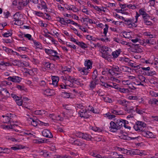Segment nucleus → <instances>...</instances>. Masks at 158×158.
<instances>
[{"mask_svg":"<svg viewBox=\"0 0 158 158\" xmlns=\"http://www.w3.org/2000/svg\"><path fill=\"white\" fill-rule=\"evenodd\" d=\"M120 138L126 140H129L131 139H135V138H131L128 136L127 135L122 134L119 136Z\"/></svg>","mask_w":158,"mask_h":158,"instance_id":"41","label":"nucleus"},{"mask_svg":"<svg viewBox=\"0 0 158 158\" xmlns=\"http://www.w3.org/2000/svg\"><path fill=\"white\" fill-rule=\"evenodd\" d=\"M86 38L89 40H92L95 42H96L98 39L97 38H95L89 35H87L86 36Z\"/></svg>","mask_w":158,"mask_h":158,"instance_id":"43","label":"nucleus"},{"mask_svg":"<svg viewBox=\"0 0 158 158\" xmlns=\"http://www.w3.org/2000/svg\"><path fill=\"white\" fill-rule=\"evenodd\" d=\"M90 129H91L95 131L98 132H101L102 131L100 128L96 127H90Z\"/></svg>","mask_w":158,"mask_h":158,"instance_id":"56","label":"nucleus"},{"mask_svg":"<svg viewBox=\"0 0 158 158\" xmlns=\"http://www.w3.org/2000/svg\"><path fill=\"white\" fill-rule=\"evenodd\" d=\"M23 133L24 134L27 135H33L34 133L32 131H29L27 130H25L23 132Z\"/></svg>","mask_w":158,"mask_h":158,"instance_id":"53","label":"nucleus"},{"mask_svg":"<svg viewBox=\"0 0 158 158\" xmlns=\"http://www.w3.org/2000/svg\"><path fill=\"white\" fill-rule=\"evenodd\" d=\"M116 121L118 123V125L121 128L125 125V124H128V122L126 120L121 119L116 120Z\"/></svg>","mask_w":158,"mask_h":158,"instance_id":"15","label":"nucleus"},{"mask_svg":"<svg viewBox=\"0 0 158 158\" xmlns=\"http://www.w3.org/2000/svg\"><path fill=\"white\" fill-rule=\"evenodd\" d=\"M72 82L73 83V84L80 86H83L84 85V81H83L82 79L80 78H73Z\"/></svg>","mask_w":158,"mask_h":158,"instance_id":"11","label":"nucleus"},{"mask_svg":"<svg viewBox=\"0 0 158 158\" xmlns=\"http://www.w3.org/2000/svg\"><path fill=\"white\" fill-rule=\"evenodd\" d=\"M122 34L123 37L129 39L131 37V32L123 31L122 32Z\"/></svg>","mask_w":158,"mask_h":158,"instance_id":"27","label":"nucleus"},{"mask_svg":"<svg viewBox=\"0 0 158 158\" xmlns=\"http://www.w3.org/2000/svg\"><path fill=\"white\" fill-rule=\"evenodd\" d=\"M56 158H73L71 156H68L67 155H65L64 156H60V155H57L56 157Z\"/></svg>","mask_w":158,"mask_h":158,"instance_id":"64","label":"nucleus"},{"mask_svg":"<svg viewBox=\"0 0 158 158\" xmlns=\"http://www.w3.org/2000/svg\"><path fill=\"white\" fill-rule=\"evenodd\" d=\"M91 6L94 8V9L98 12L103 11L105 12L106 8L105 7L103 6H94L93 5H91Z\"/></svg>","mask_w":158,"mask_h":158,"instance_id":"17","label":"nucleus"},{"mask_svg":"<svg viewBox=\"0 0 158 158\" xmlns=\"http://www.w3.org/2000/svg\"><path fill=\"white\" fill-rule=\"evenodd\" d=\"M12 34V31L11 30L8 31L6 32L3 34L2 36L5 37H8L11 36Z\"/></svg>","mask_w":158,"mask_h":158,"instance_id":"42","label":"nucleus"},{"mask_svg":"<svg viewBox=\"0 0 158 158\" xmlns=\"http://www.w3.org/2000/svg\"><path fill=\"white\" fill-rule=\"evenodd\" d=\"M34 46L36 49H43V47L42 44L39 41L35 40H33Z\"/></svg>","mask_w":158,"mask_h":158,"instance_id":"20","label":"nucleus"},{"mask_svg":"<svg viewBox=\"0 0 158 158\" xmlns=\"http://www.w3.org/2000/svg\"><path fill=\"white\" fill-rule=\"evenodd\" d=\"M15 101L18 106H21L22 105L23 100L21 99L20 97L19 98Z\"/></svg>","mask_w":158,"mask_h":158,"instance_id":"55","label":"nucleus"},{"mask_svg":"<svg viewBox=\"0 0 158 158\" xmlns=\"http://www.w3.org/2000/svg\"><path fill=\"white\" fill-rule=\"evenodd\" d=\"M63 82L65 83L67 87L68 86L72 88L74 87L73 83L72 81L68 80H65V81H63Z\"/></svg>","mask_w":158,"mask_h":158,"instance_id":"31","label":"nucleus"},{"mask_svg":"<svg viewBox=\"0 0 158 158\" xmlns=\"http://www.w3.org/2000/svg\"><path fill=\"white\" fill-rule=\"evenodd\" d=\"M146 126V124L145 123L142 121H137L134 126V128L136 131L142 132L144 130L143 128H144Z\"/></svg>","mask_w":158,"mask_h":158,"instance_id":"2","label":"nucleus"},{"mask_svg":"<svg viewBox=\"0 0 158 158\" xmlns=\"http://www.w3.org/2000/svg\"><path fill=\"white\" fill-rule=\"evenodd\" d=\"M32 120L31 121V124L34 127L36 126L38 124H39V122H40V120L38 119L34 120L33 119H31Z\"/></svg>","mask_w":158,"mask_h":158,"instance_id":"47","label":"nucleus"},{"mask_svg":"<svg viewBox=\"0 0 158 158\" xmlns=\"http://www.w3.org/2000/svg\"><path fill=\"white\" fill-rule=\"evenodd\" d=\"M21 15L19 12L16 13L14 15V21L15 22L14 23L15 25L20 26L22 25L23 23L21 20Z\"/></svg>","mask_w":158,"mask_h":158,"instance_id":"5","label":"nucleus"},{"mask_svg":"<svg viewBox=\"0 0 158 158\" xmlns=\"http://www.w3.org/2000/svg\"><path fill=\"white\" fill-rule=\"evenodd\" d=\"M49 33L50 34L58 38V36L59 34L56 31V30L52 31L50 32H49Z\"/></svg>","mask_w":158,"mask_h":158,"instance_id":"50","label":"nucleus"},{"mask_svg":"<svg viewBox=\"0 0 158 158\" xmlns=\"http://www.w3.org/2000/svg\"><path fill=\"white\" fill-rule=\"evenodd\" d=\"M139 13L140 15H142L143 16V17H148V16L149 15L148 14H147L145 10L144 9L141 8L139 10Z\"/></svg>","mask_w":158,"mask_h":158,"instance_id":"26","label":"nucleus"},{"mask_svg":"<svg viewBox=\"0 0 158 158\" xmlns=\"http://www.w3.org/2000/svg\"><path fill=\"white\" fill-rule=\"evenodd\" d=\"M117 150L119 151L122 152V153L127 155H129L131 154V152L130 150L125 149L123 148H118Z\"/></svg>","mask_w":158,"mask_h":158,"instance_id":"18","label":"nucleus"},{"mask_svg":"<svg viewBox=\"0 0 158 158\" xmlns=\"http://www.w3.org/2000/svg\"><path fill=\"white\" fill-rule=\"evenodd\" d=\"M118 90L121 93L127 94L129 93V91L128 89H125L124 88H120L118 89Z\"/></svg>","mask_w":158,"mask_h":158,"instance_id":"49","label":"nucleus"},{"mask_svg":"<svg viewBox=\"0 0 158 158\" xmlns=\"http://www.w3.org/2000/svg\"><path fill=\"white\" fill-rule=\"evenodd\" d=\"M2 49L8 54L11 53L12 51V50L11 49L7 48L5 46L2 47Z\"/></svg>","mask_w":158,"mask_h":158,"instance_id":"48","label":"nucleus"},{"mask_svg":"<svg viewBox=\"0 0 158 158\" xmlns=\"http://www.w3.org/2000/svg\"><path fill=\"white\" fill-rule=\"evenodd\" d=\"M121 52V50L118 49L113 52L112 53V55L114 58H116L118 56Z\"/></svg>","mask_w":158,"mask_h":158,"instance_id":"24","label":"nucleus"},{"mask_svg":"<svg viewBox=\"0 0 158 158\" xmlns=\"http://www.w3.org/2000/svg\"><path fill=\"white\" fill-rule=\"evenodd\" d=\"M117 103L123 106H127L128 102L125 99H118L117 100Z\"/></svg>","mask_w":158,"mask_h":158,"instance_id":"22","label":"nucleus"},{"mask_svg":"<svg viewBox=\"0 0 158 158\" xmlns=\"http://www.w3.org/2000/svg\"><path fill=\"white\" fill-rule=\"evenodd\" d=\"M109 129L110 131L112 132H115L118 130L116 126V124L114 121H111L110 123Z\"/></svg>","mask_w":158,"mask_h":158,"instance_id":"14","label":"nucleus"},{"mask_svg":"<svg viewBox=\"0 0 158 158\" xmlns=\"http://www.w3.org/2000/svg\"><path fill=\"white\" fill-rule=\"evenodd\" d=\"M139 78H141L143 80L141 81H139L138 80H136L134 82V83L137 85H141L142 86H144V85L142 83H143L144 82H145V77H144L143 76H140L139 77Z\"/></svg>","mask_w":158,"mask_h":158,"instance_id":"16","label":"nucleus"},{"mask_svg":"<svg viewBox=\"0 0 158 158\" xmlns=\"http://www.w3.org/2000/svg\"><path fill=\"white\" fill-rule=\"evenodd\" d=\"M88 111L86 109L84 110H80L79 111V114L80 116L84 118H88L89 117L88 114Z\"/></svg>","mask_w":158,"mask_h":158,"instance_id":"13","label":"nucleus"},{"mask_svg":"<svg viewBox=\"0 0 158 158\" xmlns=\"http://www.w3.org/2000/svg\"><path fill=\"white\" fill-rule=\"evenodd\" d=\"M98 84V81L97 80H95L90 82L89 84V87L92 89H94Z\"/></svg>","mask_w":158,"mask_h":158,"instance_id":"33","label":"nucleus"},{"mask_svg":"<svg viewBox=\"0 0 158 158\" xmlns=\"http://www.w3.org/2000/svg\"><path fill=\"white\" fill-rule=\"evenodd\" d=\"M62 114V115L64 117V118L61 117L60 116V115H58L56 117V120L62 121L63 120L64 118H65V119L68 118L69 117L66 116V115L64 113H63Z\"/></svg>","mask_w":158,"mask_h":158,"instance_id":"35","label":"nucleus"},{"mask_svg":"<svg viewBox=\"0 0 158 158\" xmlns=\"http://www.w3.org/2000/svg\"><path fill=\"white\" fill-rule=\"evenodd\" d=\"M2 117H3L2 120L3 123H7L10 122V118L9 116L2 115Z\"/></svg>","mask_w":158,"mask_h":158,"instance_id":"36","label":"nucleus"},{"mask_svg":"<svg viewBox=\"0 0 158 158\" xmlns=\"http://www.w3.org/2000/svg\"><path fill=\"white\" fill-rule=\"evenodd\" d=\"M62 97L64 98H69L70 96V94L66 92H63L62 93Z\"/></svg>","mask_w":158,"mask_h":158,"instance_id":"52","label":"nucleus"},{"mask_svg":"<svg viewBox=\"0 0 158 158\" xmlns=\"http://www.w3.org/2000/svg\"><path fill=\"white\" fill-rule=\"evenodd\" d=\"M90 155L91 156L97 158H102V157L101 155L94 152H91Z\"/></svg>","mask_w":158,"mask_h":158,"instance_id":"60","label":"nucleus"},{"mask_svg":"<svg viewBox=\"0 0 158 158\" xmlns=\"http://www.w3.org/2000/svg\"><path fill=\"white\" fill-rule=\"evenodd\" d=\"M145 43L148 44L154 45L156 44V41L154 39H150L146 40Z\"/></svg>","mask_w":158,"mask_h":158,"instance_id":"44","label":"nucleus"},{"mask_svg":"<svg viewBox=\"0 0 158 158\" xmlns=\"http://www.w3.org/2000/svg\"><path fill=\"white\" fill-rule=\"evenodd\" d=\"M143 35L144 36H148L149 38H155L156 35H153L151 34V33L149 31L145 32L143 33Z\"/></svg>","mask_w":158,"mask_h":158,"instance_id":"39","label":"nucleus"},{"mask_svg":"<svg viewBox=\"0 0 158 158\" xmlns=\"http://www.w3.org/2000/svg\"><path fill=\"white\" fill-rule=\"evenodd\" d=\"M120 70L124 72H131V69L130 68L126 66H122L120 67Z\"/></svg>","mask_w":158,"mask_h":158,"instance_id":"32","label":"nucleus"},{"mask_svg":"<svg viewBox=\"0 0 158 158\" xmlns=\"http://www.w3.org/2000/svg\"><path fill=\"white\" fill-rule=\"evenodd\" d=\"M0 93L2 98L5 99H7L10 95L8 91L5 88H2L0 89Z\"/></svg>","mask_w":158,"mask_h":158,"instance_id":"9","label":"nucleus"},{"mask_svg":"<svg viewBox=\"0 0 158 158\" xmlns=\"http://www.w3.org/2000/svg\"><path fill=\"white\" fill-rule=\"evenodd\" d=\"M34 114L36 115H46V111L44 110H36L34 112Z\"/></svg>","mask_w":158,"mask_h":158,"instance_id":"34","label":"nucleus"},{"mask_svg":"<svg viewBox=\"0 0 158 158\" xmlns=\"http://www.w3.org/2000/svg\"><path fill=\"white\" fill-rule=\"evenodd\" d=\"M59 21L63 25H66L65 20L63 18L59 17Z\"/></svg>","mask_w":158,"mask_h":158,"instance_id":"61","label":"nucleus"},{"mask_svg":"<svg viewBox=\"0 0 158 158\" xmlns=\"http://www.w3.org/2000/svg\"><path fill=\"white\" fill-rule=\"evenodd\" d=\"M119 68L118 66L112 67L110 69H107L108 73L113 76L115 77L116 78L120 77L119 73L117 72H119Z\"/></svg>","mask_w":158,"mask_h":158,"instance_id":"4","label":"nucleus"},{"mask_svg":"<svg viewBox=\"0 0 158 158\" xmlns=\"http://www.w3.org/2000/svg\"><path fill=\"white\" fill-rule=\"evenodd\" d=\"M83 8L82 9V11L87 15H90L91 12L87 10V9L85 6H83Z\"/></svg>","mask_w":158,"mask_h":158,"instance_id":"46","label":"nucleus"},{"mask_svg":"<svg viewBox=\"0 0 158 158\" xmlns=\"http://www.w3.org/2000/svg\"><path fill=\"white\" fill-rule=\"evenodd\" d=\"M52 84L55 87L57 86L58 82L59 81L58 77L53 76L52 77Z\"/></svg>","mask_w":158,"mask_h":158,"instance_id":"23","label":"nucleus"},{"mask_svg":"<svg viewBox=\"0 0 158 158\" xmlns=\"http://www.w3.org/2000/svg\"><path fill=\"white\" fill-rule=\"evenodd\" d=\"M8 79L10 81L15 83H19L21 81L22 78L18 76H13L9 77Z\"/></svg>","mask_w":158,"mask_h":158,"instance_id":"10","label":"nucleus"},{"mask_svg":"<svg viewBox=\"0 0 158 158\" xmlns=\"http://www.w3.org/2000/svg\"><path fill=\"white\" fill-rule=\"evenodd\" d=\"M24 36L27 39L29 40H34L32 37V36L31 35L29 34H24Z\"/></svg>","mask_w":158,"mask_h":158,"instance_id":"59","label":"nucleus"},{"mask_svg":"<svg viewBox=\"0 0 158 158\" xmlns=\"http://www.w3.org/2000/svg\"><path fill=\"white\" fill-rule=\"evenodd\" d=\"M67 46L70 48H72L74 49H77V46L74 44H71L70 43L67 42L66 43Z\"/></svg>","mask_w":158,"mask_h":158,"instance_id":"54","label":"nucleus"},{"mask_svg":"<svg viewBox=\"0 0 158 158\" xmlns=\"http://www.w3.org/2000/svg\"><path fill=\"white\" fill-rule=\"evenodd\" d=\"M27 4V2H25L24 1H23L22 2H19L17 8L21 10L23 8L24 6H25Z\"/></svg>","mask_w":158,"mask_h":158,"instance_id":"38","label":"nucleus"},{"mask_svg":"<svg viewBox=\"0 0 158 158\" xmlns=\"http://www.w3.org/2000/svg\"><path fill=\"white\" fill-rule=\"evenodd\" d=\"M73 144L78 146H81L85 144L83 142L80 141L78 139L74 141L73 143Z\"/></svg>","mask_w":158,"mask_h":158,"instance_id":"37","label":"nucleus"},{"mask_svg":"<svg viewBox=\"0 0 158 158\" xmlns=\"http://www.w3.org/2000/svg\"><path fill=\"white\" fill-rule=\"evenodd\" d=\"M44 50L46 54L55 57L57 60L60 59L59 56L60 55L56 50L51 49H48L46 48H45Z\"/></svg>","mask_w":158,"mask_h":158,"instance_id":"6","label":"nucleus"},{"mask_svg":"<svg viewBox=\"0 0 158 158\" xmlns=\"http://www.w3.org/2000/svg\"><path fill=\"white\" fill-rule=\"evenodd\" d=\"M40 5L41 6L42 8H41V10H42V9H46L47 8V6L46 5L45 2L43 1H40Z\"/></svg>","mask_w":158,"mask_h":158,"instance_id":"51","label":"nucleus"},{"mask_svg":"<svg viewBox=\"0 0 158 158\" xmlns=\"http://www.w3.org/2000/svg\"><path fill=\"white\" fill-rule=\"evenodd\" d=\"M122 83L124 85H130L131 84V82L129 80H123L122 81Z\"/></svg>","mask_w":158,"mask_h":158,"instance_id":"63","label":"nucleus"},{"mask_svg":"<svg viewBox=\"0 0 158 158\" xmlns=\"http://www.w3.org/2000/svg\"><path fill=\"white\" fill-rule=\"evenodd\" d=\"M101 51L102 53L101 56L103 58H106L107 55L111 52V49L108 47L104 46H102Z\"/></svg>","mask_w":158,"mask_h":158,"instance_id":"7","label":"nucleus"},{"mask_svg":"<svg viewBox=\"0 0 158 158\" xmlns=\"http://www.w3.org/2000/svg\"><path fill=\"white\" fill-rule=\"evenodd\" d=\"M77 45L83 49H85V48H87V45L82 42L79 41Z\"/></svg>","mask_w":158,"mask_h":158,"instance_id":"45","label":"nucleus"},{"mask_svg":"<svg viewBox=\"0 0 158 158\" xmlns=\"http://www.w3.org/2000/svg\"><path fill=\"white\" fill-rule=\"evenodd\" d=\"M103 116L104 117L107 118L109 119H111L115 118V116L114 114H111L110 112H108L106 114H104Z\"/></svg>","mask_w":158,"mask_h":158,"instance_id":"29","label":"nucleus"},{"mask_svg":"<svg viewBox=\"0 0 158 158\" xmlns=\"http://www.w3.org/2000/svg\"><path fill=\"white\" fill-rule=\"evenodd\" d=\"M141 134L143 136L148 138L153 139L156 137V135L152 132L144 129L141 132Z\"/></svg>","mask_w":158,"mask_h":158,"instance_id":"8","label":"nucleus"},{"mask_svg":"<svg viewBox=\"0 0 158 158\" xmlns=\"http://www.w3.org/2000/svg\"><path fill=\"white\" fill-rule=\"evenodd\" d=\"M91 138L92 137L90 135L86 133H83L82 139L87 140H89L91 139Z\"/></svg>","mask_w":158,"mask_h":158,"instance_id":"40","label":"nucleus"},{"mask_svg":"<svg viewBox=\"0 0 158 158\" xmlns=\"http://www.w3.org/2000/svg\"><path fill=\"white\" fill-rule=\"evenodd\" d=\"M93 62L89 60H86L84 63V67L77 68V71L82 75H87L92 68Z\"/></svg>","mask_w":158,"mask_h":158,"instance_id":"1","label":"nucleus"},{"mask_svg":"<svg viewBox=\"0 0 158 158\" xmlns=\"http://www.w3.org/2000/svg\"><path fill=\"white\" fill-rule=\"evenodd\" d=\"M42 90L43 94L45 95L48 96H51L52 95V93L53 91L49 89H43Z\"/></svg>","mask_w":158,"mask_h":158,"instance_id":"25","label":"nucleus"},{"mask_svg":"<svg viewBox=\"0 0 158 158\" xmlns=\"http://www.w3.org/2000/svg\"><path fill=\"white\" fill-rule=\"evenodd\" d=\"M102 96V99L106 102L111 103L112 102L114 101V100L109 98L108 96H104L103 95H101Z\"/></svg>","mask_w":158,"mask_h":158,"instance_id":"30","label":"nucleus"},{"mask_svg":"<svg viewBox=\"0 0 158 158\" xmlns=\"http://www.w3.org/2000/svg\"><path fill=\"white\" fill-rule=\"evenodd\" d=\"M150 18L149 16H148V17H144L143 18V23L144 24L147 25H150L152 24V23L151 21H149Z\"/></svg>","mask_w":158,"mask_h":158,"instance_id":"21","label":"nucleus"},{"mask_svg":"<svg viewBox=\"0 0 158 158\" xmlns=\"http://www.w3.org/2000/svg\"><path fill=\"white\" fill-rule=\"evenodd\" d=\"M124 23L129 28H134L137 27V23L132 18L126 19L125 20Z\"/></svg>","mask_w":158,"mask_h":158,"instance_id":"3","label":"nucleus"},{"mask_svg":"<svg viewBox=\"0 0 158 158\" xmlns=\"http://www.w3.org/2000/svg\"><path fill=\"white\" fill-rule=\"evenodd\" d=\"M105 27L103 29V34L106 35L107 33L108 32L109 26L107 24H106L105 25Z\"/></svg>","mask_w":158,"mask_h":158,"instance_id":"62","label":"nucleus"},{"mask_svg":"<svg viewBox=\"0 0 158 158\" xmlns=\"http://www.w3.org/2000/svg\"><path fill=\"white\" fill-rule=\"evenodd\" d=\"M15 126H17V125H11L10 123V125H1V127L4 129L5 130H9L10 129H13L15 127Z\"/></svg>","mask_w":158,"mask_h":158,"instance_id":"19","label":"nucleus"},{"mask_svg":"<svg viewBox=\"0 0 158 158\" xmlns=\"http://www.w3.org/2000/svg\"><path fill=\"white\" fill-rule=\"evenodd\" d=\"M128 64L130 66L134 68H138V67H139V66L137 65L135 62L132 63L131 62V61H130L128 63Z\"/></svg>","mask_w":158,"mask_h":158,"instance_id":"58","label":"nucleus"},{"mask_svg":"<svg viewBox=\"0 0 158 158\" xmlns=\"http://www.w3.org/2000/svg\"><path fill=\"white\" fill-rule=\"evenodd\" d=\"M42 135L46 137L52 138L53 136L50 131L47 129H44L42 132Z\"/></svg>","mask_w":158,"mask_h":158,"instance_id":"12","label":"nucleus"},{"mask_svg":"<svg viewBox=\"0 0 158 158\" xmlns=\"http://www.w3.org/2000/svg\"><path fill=\"white\" fill-rule=\"evenodd\" d=\"M110 111L111 113L114 114L116 115H120L121 114L120 111L113 109H111Z\"/></svg>","mask_w":158,"mask_h":158,"instance_id":"57","label":"nucleus"},{"mask_svg":"<svg viewBox=\"0 0 158 158\" xmlns=\"http://www.w3.org/2000/svg\"><path fill=\"white\" fill-rule=\"evenodd\" d=\"M28 49V48L26 47H17L16 48V50L19 52L22 51L27 52Z\"/></svg>","mask_w":158,"mask_h":158,"instance_id":"28","label":"nucleus"}]
</instances>
